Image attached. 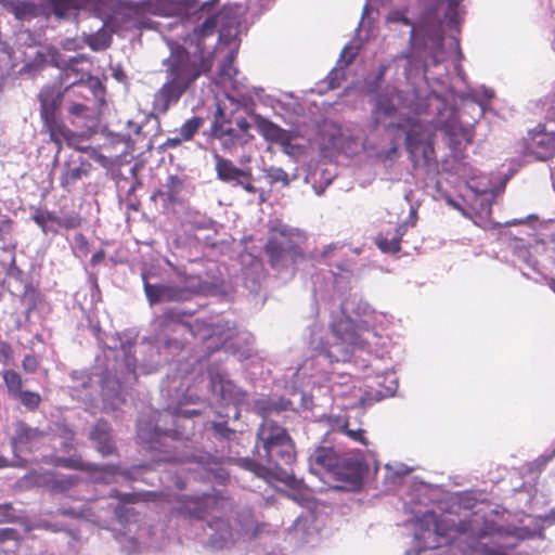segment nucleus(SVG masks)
Segmentation results:
<instances>
[{"instance_id":"obj_31","label":"nucleus","mask_w":555,"mask_h":555,"mask_svg":"<svg viewBox=\"0 0 555 555\" xmlns=\"http://www.w3.org/2000/svg\"><path fill=\"white\" fill-rule=\"evenodd\" d=\"M2 378L9 397L14 399L21 391H23L24 380L18 372L14 370H4L2 372Z\"/></svg>"},{"instance_id":"obj_62","label":"nucleus","mask_w":555,"mask_h":555,"mask_svg":"<svg viewBox=\"0 0 555 555\" xmlns=\"http://www.w3.org/2000/svg\"><path fill=\"white\" fill-rule=\"evenodd\" d=\"M396 59H406V60H409V61H410L411 55H410V54H408V53H406V54H400V55H397V56H396Z\"/></svg>"},{"instance_id":"obj_54","label":"nucleus","mask_w":555,"mask_h":555,"mask_svg":"<svg viewBox=\"0 0 555 555\" xmlns=\"http://www.w3.org/2000/svg\"><path fill=\"white\" fill-rule=\"evenodd\" d=\"M105 258V251L103 249H100L99 251H96L95 254L92 255L91 259H90V263L92 266H96L99 264L100 262H102Z\"/></svg>"},{"instance_id":"obj_29","label":"nucleus","mask_w":555,"mask_h":555,"mask_svg":"<svg viewBox=\"0 0 555 555\" xmlns=\"http://www.w3.org/2000/svg\"><path fill=\"white\" fill-rule=\"evenodd\" d=\"M338 460L339 456L333 449L323 447L318 448L311 456L312 463L324 468L328 474L332 473Z\"/></svg>"},{"instance_id":"obj_18","label":"nucleus","mask_w":555,"mask_h":555,"mask_svg":"<svg viewBox=\"0 0 555 555\" xmlns=\"http://www.w3.org/2000/svg\"><path fill=\"white\" fill-rule=\"evenodd\" d=\"M404 233V224H395L391 229L378 233L375 243L382 251L396 254L401 249V241Z\"/></svg>"},{"instance_id":"obj_19","label":"nucleus","mask_w":555,"mask_h":555,"mask_svg":"<svg viewBox=\"0 0 555 555\" xmlns=\"http://www.w3.org/2000/svg\"><path fill=\"white\" fill-rule=\"evenodd\" d=\"M332 332L343 344L357 346L361 344L357 325L349 317H341L332 324Z\"/></svg>"},{"instance_id":"obj_52","label":"nucleus","mask_w":555,"mask_h":555,"mask_svg":"<svg viewBox=\"0 0 555 555\" xmlns=\"http://www.w3.org/2000/svg\"><path fill=\"white\" fill-rule=\"evenodd\" d=\"M236 129L237 131L244 137L246 138L247 135V132L250 128V125L249 122L245 119V118H241L238 120H236Z\"/></svg>"},{"instance_id":"obj_56","label":"nucleus","mask_w":555,"mask_h":555,"mask_svg":"<svg viewBox=\"0 0 555 555\" xmlns=\"http://www.w3.org/2000/svg\"><path fill=\"white\" fill-rule=\"evenodd\" d=\"M183 141H185V140L182 139V137L179 134L178 137L168 138L166 141V145H168L170 147H176V146L180 145Z\"/></svg>"},{"instance_id":"obj_12","label":"nucleus","mask_w":555,"mask_h":555,"mask_svg":"<svg viewBox=\"0 0 555 555\" xmlns=\"http://www.w3.org/2000/svg\"><path fill=\"white\" fill-rule=\"evenodd\" d=\"M362 464L350 457H339L331 475L338 481L345 483V487L351 489L360 488L362 485Z\"/></svg>"},{"instance_id":"obj_64","label":"nucleus","mask_w":555,"mask_h":555,"mask_svg":"<svg viewBox=\"0 0 555 555\" xmlns=\"http://www.w3.org/2000/svg\"><path fill=\"white\" fill-rule=\"evenodd\" d=\"M348 52V48H344L341 56H344Z\"/></svg>"},{"instance_id":"obj_45","label":"nucleus","mask_w":555,"mask_h":555,"mask_svg":"<svg viewBox=\"0 0 555 555\" xmlns=\"http://www.w3.org/2000/svg\"><path fill=\"white\" fill-rule=\"evenodd\" d=\"M248 176L240 177V179H235L234 182L236 185L242 186L248 193H256L257 189L253 184V175L250 170H246Z\"/></svg>"},{"instance_id":"obj_36","label":"nucleus","mask_w":555,"mask_h":555,"mask_svg":"<svg viewBox=\"0 0 555 555\" xmlns=\"http://www.w3.org/2000/svg\"><path fill=\"white\" fill-rule=\"evenodd\" d=\"M14 399L20 400L22 405H24L30 412L36 411L42 401L39 392L30 390L21 391L20 395L16 396Z\"/></svg>"},{"instance_id":"obj_42","label":"nucleus","mask_w":555,"mask_h":555,"mask_svg":"<svg viewBox=\"0 0 555 555\" xmlns=\"http://www.w3.org/2000/svg\"><path fill=\"white\" fill-rule=\"evenodd\" d=\"M343 431L352 440L358 441L362 443L363 446H367L369 441L365 437V430L362 428L352 429L349 427V422H346V424L343 427Z\"/></svg>"},{"instance_id":"obj_47","label":"nucleus","mask_w":555,"mask_h":555,"mask_svg":"<svg viewBox=\"0 0 555 555\" xmlns=\"http://www.w3.org/2000/svg\"><path fill=\"white\" fill-rule=\"evenodd\" d=\"M22 367L26 373H35L39 367V361L34 354H27L22 361Z\"/></svg>"},{"instance_id":"obj_23","label":"nucleus","mask_w":555,"mask_h":555,"mask_svg":"<svg viewBox=\"0 0 555 555\" xmlns=\"http://www.w3.org/2000/svg\"><path fill=\"white\" fill-rule=\"evenodd\" d=\"M214 159L217 178L223 182L231 183L240 177L248 176L246 170L236 167L232 160L222 157L218 153L214 154Z\"/></svg>"},{"instance_id":"obj_33","label":"nucleus","mask_w":555,"mask_h":555,"mask_svg":"<svg viewBox=\"0 0 555 555\" xmlns=\"http://www.w3.org/2000/svg\"><path fill=\"white\" fill-rule=\"evenodd\" d=\"M167 191L163 192L162 190H157L152 198L155 199L157 196L166 197L169 203H176L178 201V195L180 193L182 182L177 176H170L167 181Z\"/></svg>"},{"instance_id":"obj_53","label":"nucleus","mask_w":555,"mask_h":555,"mask_svg":"<svg viewBox=\"0 0 555 555\" xmlns=\"http://www.w3.org/2000/svg\"><path fill=\"white\" fill-rule=\"evenodd\" d=\"M12 509L11 504L0 505V522H5L10 519V511Z\"/></svg>"},{"instance_id":"obj_7","label":"nucleus","mask_w":555,"mask_h":555,"mask_svg":"<svg viewBox=\"0 0 555 555\" xmlns=\"http://www.w3.org/2000/svg\"><path fill=\"white\" fill-rule=\"evenodd\" d=\"M143 289L151 306L160 302H185L193 299L196 291L178 284H151L146 273H142Z\"/></svg>"},{"instance_id":"obj_3","label":"nucleus","mask_w":555,"mask_h":555,"mask_svg":"<svg viewBox=\"0 0 555 555\" xmlns=\"http://www.w3.org/2000/svg\"><path fill=\"white\" fill-rule=\"evenodd\" d=\"M403 130L405 133V151L413 168H426L437 166V157L434 147L435 129L424 120L415 117H406L400 122H390L386 130Z\"/></svg>"},{"instance_id":"obj_15","label":"nucleus","mask_w":555,"mask_h":555,"mask_svg":"<svg viewBox=\"0 0 555 555\" xmlns=\"http://www.w3.org/2000/svg\"><path fill=\"white\" fill-rule=\"evenodd\" d=\"M44 130L49 133L50 141L53 142L57 152L62 150L63 142L70 144L75 133L66 127L57 114L41 116Z\"/></svg>"},{"instance_id":"obj_58","label":"nucleus","mask_w":555,"mask_h":555,"mask_svg":"<svg viewBox=\"0 0 555 555\" xmlns=\"http://www.w3.org/2000/svg\"><path fill=\"white\" fill-rule=\"evenodd\" d=\"M128 124H129V127H131V128H132V132H133L134 134H139V133H140V131H141V127H140L139 125L133 124L132 121H129Z\"/></svg>"},{"instance_id":"obj_20","label":"nucleus","mask_w":555,"mask_h":555,"mask_svg":"<svg viewBox=\"0 0 555 555\" xmlns=\"http://www.w3.org/2000/svg\"><path fill=\"white\" fill-rule=\"evenodd\" d=\"M38 100L40 102V117L57 114L62 104L63 92L60 87L46 86L41 89Z\"/></svg>"},{"instance_id":"obj_2","label":"nucleus","mask_w":555,"mask_h":555,"mask_svg":"<svg viewBox=\"0 0 555 555\" xmlns=\"http://www.w3.org/2000/svg\"><path fill=\"white\" fill-rule=\"evenodd\" d=\"M230 505L228 499L216 494H204L202 496H188L177 508L179 515L191 519H204L211 515L208 521L209 544L215 548H224L232 545L242 534L256 537L257 532L251 531L253 519L249 513H244L234 524L229 518L217 516V513Z\"/></svg>"},{"instance_id":"obj_39","label":"nucleus","mask_w":555,"mask_h":555,"mask_svg":"<svg viewBox=\"0 0 555 555\" xmlns=\"http://www.w3.org/2000/svg\"><path fill=\"white\" fill-rule=\"evenodd\" d=\"M233 63L234 54L230 53L225 56V59L222 62V65L219 68V76L222 79V81H231L237 74V69L234 67Z\"/></svg>"},{"instance_id":"obj_32","label":"nucleus","mask_w":555,"mask_h":555,"mask_svg":"<svg viewBox=\"0 0 555 555\" xmlns=\"http://www.w3.org/2000/svg\"><path fill=\"white\" fill-rule=\"evenodd\" d=\"M397 112V106L395 105L392 98L388 94H380L376 99V104L373 109V116L375 121L378 122V118L380 115L385 117L393 116Z\"/></svg>"},{"instance_id":"obj_44","label":"nucleus","mask_w":555,"mask_h":555,"mask_svg":"<svg viewBox=\"0 0 555 555\" xmlns=\"http://www.w3.org/2000/svg\"><path fill=\"white\" fill-rule=\"evenodd\" d=\"M111 498L117 499L121 503L133 504L140 500V495L137 493H122L116 489L112 490Z\"/></svg>"},{"instance_id":"obj_27","label":"nucleus","mask_w":555,"mask_h":555,"mask_svg":"<svg viewBox=\"0 0 555 555\" xmlns=\"http://www.w3.org/2000/svg\"><path fill=\"white\" fill-rule=\"evenodd\" d=\"M21 534L15 528H0V555H18Z\"/></svg>"},{"instance_id":"obj_61","label":"nucleus","mask_w":555,"mask_h":555,"mask_svg":"<svg viewBox=\"0 0 555 555\" xmlns=\"http://www.w3.org/2000/svg\"><path fill=\"white\" fill-rule=\"evenodd\" d=\"M547 519H552L553 521H555V508H553V509L550 512V514H548V516H547Z\"/></svg>"},{"instance_id":"obj_11","label":"nucleus","mask_w":555,"mask_h":555,"mask_svg":"<svg viewBox=\"0 0 555 555\" xmlns=\"http://www.w3.org/2000/svg\"><path fill=\"white\" fill-rule=\"evenodd\" d=\"M90 170L91 164L86 158L72 154L62 166L60 185L64 190L70 191L72 186L83 177H87Z\"/></svg>"},{"instance_id":"obj_13","label":"nucleus","mask_w":555,"mask_h":555,"mask_svg":"<svg viewBox=\"0 0 555 555\" xmlns=\"http://www.w3.org/2000/svg\"><path fill=\"white\" fill-rule=\"evenodd\" d=\"M89 438L93 442L95 450L103 457L118 455V448L113 437V429L107 422L99 420L93 425Z\"/></svg>"},{"instance_id":"obj_22","label":"nucleus","mask_w":555,"mask_h":555,"mask_svg":"<svg viewBox=\"0 0 555 555\" xmlns=\"http://www.w3.org/2000/svg\"><path fill=\"white\" fill-rule=\"evenodd\" d=\"M192 314V311H186L175 307L166 308L157 318V330L159 333L165 334L171 331L172 326L177 324H181L188 328V322H184L183 318L190 317Z\"/></svg>"},{"instance_id":"obj_35","label":"nucleus","mask_w":555,"mask_h":555,"mask_svg":"<svg viewBox=\"0 0 555 555\" xmlns=\"http://www.w3.org/2000/svg\"><path fill=\"white\" fill-rule=\"evenodd\" d=\"M236 463L240 467L251 472L257 477L267 478L269 476V469L253 459L241 457V459H237Z\"/></svg>"},{"instance_id":"obj_10","label":"nucleus","mask_w":555,"mask_h":555,"mask_svg":"<svg viewBox=\"0 0 555 555\" xmlns=\"http://www.w3.org/2000/svg\"><path fill=\"white\" fill-rule=\"evenodd\" d=\"M46 435L43 430L31 427L25 421H16L13 424V433L10 438L13 453L18 456L22 453L33 452Z\"/></svg>"},{"instance_id":"obj_9","label":"nucleus","mask_w":555,"mask_h":555,"mask_svg":"<svg viewBox=\"0 0 555 555\" xmlns=\"http://www.w3.org/2000/svg\"><path fill=\"white\" fill-rule=\"evenodd\" d=\"M54 465L61 466L64 468L81 470L93 476L95 481L108 483L111 479L120 474L124 476H128V472H121L119 466L116 464H94L90 462H85L80 456L73 457H57L54 461Z\"/></svg>"},{"instance_id":"obj_25","label":"nucleus","mask_w":555,"mask_h":555,"mask_svg":"<svg viewBox=\"0 0 555 555\" xmlns=\"http://www.w3.org/2000/svg\"><path fill=\"white\" fill-rule=\"evenodd\" d=\"M2 5L15 18L24 21L39 14L38 5L27 0H2Z\"/></svg>"},{"instance_id":"obj_40","label":"nucleus","mask_w":555,"mask_h":555,"mask_svg":"<svg viewBox=\"0 0 555 555\" xmlns=\"http://www.w3.org/2000/svg\"><path fill=\"white\" fill-rule=\"evenodd\" d=\"M59 436L62 439L61 449L64 452H69L74 449L75 433L67 426H61Z\"/></svg>"},{"instance_id":"obj_41","label":"nucleus","mask_w":555,"mask_h":555,"mask_svg":"<svg viewBox=\"0 0 555 555\" xmlns=\"http://www.w3.org/2000/svg\"><path fill=\"white\" fill-rule=\"evenodd\" d=\"M294 135L292 132L287 131L286 135L283 137V140L279 142V145L281 146L282 151L291 156H295L299 154L300 146L293 143Z\"/></svg>"},{"instance_id":"obj_48","label":"nucleus","mask_w":555,"mask_h":555,"mask_svg":"<svg viewBox=\"0 0 555 555\" xmlns=\"http://www.w3.org/2000/svg\"><path fill=\"white\" fill-rule=\"evenodd\" d=\"M379 158L383 160V162H389V163H393L395 160H397L400 156V153H399V147L397 144H393L390 149L386 150V151H382L379 154H378Z\"/></svg>"},{"instance_id":"obj_26","label":"nucleus","mask_w":555,"mask_h":555,"mask_svg":"<svg viewBox=\"0 0 555 555\" xmlns=\"http://www.w3.org/2000/svg\"><path fill=\"white\" fill-rule=\"evenodd\" d=\"M532 140L538 149L535 154L540 159L546 160L555 156V132L538 133Z\"/></svg>"},{"instance_id":"obj_51","label":"nucleus","mask_w":555,"mask_h":555,"mask_svg":"<svg viewBox=\"0 0 555 555\" xmlns=\"http://www.w3.org/2000/svg\"><path fill=\"white\" fill-rule=\"evenodd\" d=\"M212 428L216 433L220 434L223 437H229L231 434H233V430H231L225 423H214Z\"/></svg>"},{"instance_id":"obj_46","label":"nucleus","mask_w":555,"mask_h":555,"mask_svg":"<svg viewBox=\"0 0 555 555\" xmlns=\"http://www.w3.org/2000/svg\"><path fill=\"white\" fill-rule=\"evenodd\" d=\"M248 176L240 177V179H235L234 182L236 185L242 186L248 193H256L257 189L253 184V175L250 170H246Z\"/></svg>"},{"instance_id":"obj_34","label":"nucleus","mask_w":555,"mask_h":555,"mask_svg":"<svg viewBox=\"0 0 555 555\" xmlns=\"http://www.w3.org/2000/svg\"><path fill=\"white\" fill-rule=\"evenodd\" d=\"M386 23L387 24H401L404 26H409L410 29V41H414L416 37V29L414 24L411 22L410 18L406 16V11L401 10H392L390 11L386 16Z\"/></svg>"},{"instance_id":"obj_59","label":"nucleus","mask_w":555,"mask_h":555,"mask_svg":"<svg viewBox=\"0 0 555 555\" xmlns=\"http://www.w3.org/2000/svg\"><path fill=\"white\" fill-rule=\"evenodd\" d=\"M8 466V460L3 456H0V468Z\"/></svg>"},{"instance_id":"obj_6","label":"nucleus","mask_w":555,"mask_h":555,"mask_svg":"<svg viewBox=\"0 0 555 555\" xmlns=\"http://www.w3.org/2000/svg\"><path fill=\"white\" fill-rule=\"evenodd\" d=\"M273 269L285 270L305 260L302 248L291 237L286 228H273L263 247Z\"/></svg>"},{"instance_id":"obj_38","label":"nucleus","mask_w":555,"mask_h":555,"mask_svg":"<svg viewBox=\"0 0 555 555\" xmlns=\"http://www.w3.org/2000/svg\"><path fill=\"white\" fill-rule=\"evenodd\" d=\"M264 177L270 184L281 183L283 186L289 184L288 173L282 168L270 167L264 170Z\"/></svg>"},{"instance_id":"obj_1","label":"nucleus","mask_w":555,"mask_h":555,"mask_svg":"<svg viewBox=\"0 0 555 555\" xmlns=\"http://www.w3.org/2000/svg\"><path fill=\"white\" fill-rule=\"evenodd\" d=\"M163 66L166 81L155 92L152 103L153 111L162 115L177 104L199 77L211 70L212 57L202 48L191 52L180 44H172Z\"/></svg>"},{"instance_id":"obj_49","label":"nucleus","mask_w":555,"mask_h":555,"mask_svg":"<svg viewBox=\"0 0 555 555\" xmlns=\"http://www.w3.org/2000/svg\"><path fill=\"white\" fill-rule=\"evenodd\" d=\"M13 230V221L9 218L0 220V241L7 242Z\"/></svg>"},{"instance_id":"obj_16","label":"nucleus","mask_w":555,"mask_h":555,"mask_svg":"<svg viewBox=\"0 0 555 555\" xmlns=\"http://www.w3.org/2000/svg\"><path fill=\"white\" fill-rule=\"evenodd\" d=\"M211 137L217 139L224 151H231L236 145H242L247 142L236 128L232 127L230 122L215 121L211 125Z\"/></svg>"},{"instance_id":"obj_50","label":"nucleus","mask_w":555,"mask_h":555,"mask_svg":"<svg viewBox=\"0 0 555 555\" xmlns=\"http://www.w3.org/2000/svg\"><path fill=\"white\" fill-rule=\"evenodd\" d=\"M90 108L81 103H73L68 107V113L76 117H86Z\"/></svg>"},{"instance_id":"obj_8","label":"nucleus","mask_w":555,"mask_h":555,"mask_svg":"<svg viewBox=\"0 0 555 555\" xmlns=\"http://www.w3.org/2000/svg\"><path fill=\"white\" fill-rule=\"evenodd\" d=\"M31 220L41 229L43 234H57L60 229L74 230L81 225V217L78 212H64L57 216L54 211L36 208Z\"/></svg>"},{"instance_id":"obj_37","label":"nucleus","mask_w":555,"mask_h":555,"mask_svg":"<svg viewBox=\"0 0 555 555\" xmlns=\"http://www.w3.org/2000/svg\"><path fill=\"white\" fill-rule=\"evenodd\" d=\"M202 125L203 118L198 116H193L180 127L179 134L182 137V139L189 141L195 135V133L199 130Z\"/></svg>"},{"instance_id":"obj_14","label":"nucleus","mask_w":555,"mask_h":555,"mask_svg":"<svg viewBox=\"0 0 555 555\" xmlns=\"http://www.w3.org/2000/svg\"><path fill=\"white\" fill-rule=\"evenodd\" d=\"M289 437L291 436L285 427L268 416H263V421L257 431L256 447H261L264 450Z\"/></svg>"},{"instance_id":"obj_57","label":"nucleus","mask_w":555,"mask_h":555,"mask_svg":"<svg viewBox=\"0 0 555 555\" xmlns=\"http://www.w3.org/2000/svg\"><path fill=\"white\" fill-rule=\"evenodd\" d=\"M89 46L93 49V50H101V49H105L108 47V44H96L94 40H90L89 41Z\"/></svg>"},{"instance_id":"obj_17","label":"nucleus","mask_w":555,"mask_h":555,"mask_svg":"<svg viewBox=\"0 0 555 555\" xmlns=\"http://www.w3.org/2000/svg\"><path fill=\"white\" fill-rule=\"evenodd\" d=\"M264 457L268 463L279 467L282 465H291L296 460L295 443L292 437L264 449Z\"/></svg>"},{"instance_id":"obj_5","label":"nucleus","mask_w":555,"mask_h":555,"mask_svg":"<svg viewBox=\"0 0 555 555\" xmlns=\"http://www.w3.org/2000/svg\"><path fill=\"white\" fill-rule=\"evenodd\" d=\"M186 325L191 335L202 344L207 357L225 349L237 335L236 328L225 320L196 319Z\"/></svg>"},{"instance_id":"obj_24","label":"nucleus","mask_w":555,"mask_h":555,"mask_svg":"<svg viewBox=\"0 0 555 555\" xmlns=\"http://www.w3.org/2000/svg\"><path fill=\"white\" fill-rule=\"evenodd\" d=\"M219 3V0H208L199 9L201 13H207L205 21L194 29V35L198 38H205L215 33L218 25L220 13H212V9Z\"/></svg>"},{"instance_id":"obj_43","label":"nucleus","mask_w":555,"mask_h":555,"mask_svg":"<svg viewBox=\"0 0 555 555\" xmlns=\"http://www.w3.org/2000/svg\"><path fill=\"white\" fill-rule=\"evenodd\" d=\"M14 357V351L8 341L0 340V362L9 365Z\"/></svg>"},{"instance_id":"obj_4","label":"nucleus","mask_w":555,"mask_h":555,"mask_svg":"<svg viewBox=\"0 0 555 555\" xmlns=\"http://www.w3.org/2000/svg\"><path fill=\"white\" fill-rule=\"evenodd\" d=\"M426 522L433 525V529H425L416 533V539L421 544L423 541V548H437L442 545V541L446 543H453L456 539L462 535L481 539L492 534L495 531L494 522H486L485 528L475 532L473 528V521L470 519H463L459 522H454L448 518L438 519L434 512H426L420 522Z\"/></svg>"},{"instance_id":"obj_28","label":"nucleus","mask_w":555,"mask_h":555,"mask_svg":"<svg viewBox=\"0 0 555 555\" xmlns=\"http://www.w3.org/2000/svg\"><path fill=\"white\" fill-rule=\"evenodd\" d=\"M257 129L267 141L275 144H279L287 133V130L264 118L257 120Z\"/></svg>"},{"instance_id":"obj_63","label":"nucleus","mask_w":555,"mask_h":555,"mask_svg":"<svg viewBox=\"0 0 555 555\" xmlns=\"http://www.w3.org/2000/svg\"><path fill=\"white\" fill-rule=\"evenodd\" d=\"M353 57H354V54L350 55V56H349V59H348V61H347V64L351 63V62H352V60H353Z\"/></svg>"},{"instance_id":"obj_60","label":"nucleus","mask_w":555,"mask_h":555,"mask_svg":"<svg viewBox=\"0 0 555 555\" xmlns=\"http://www.w3.org/2000/svg\"><path fill=\"white\" fill-rule=\"evenodd\" d=\"M387 69H388L387 65H382L380 68H379V75L378 76L383 77Z\"/></svg>"},{"instance_id":"obj_30","label":"nucleus","mask_w":555,"mask_h":555,"mask_svg":"<svg viewBox=\"0 0 555 555\" xmlns=\"http://www.w3.org/2000/svg\"><path fill=\"white\" fill-rule=\"evenodd\" d=\"M81 0H48L52 13L59 18L69 17L80 9Z\"/></svg>"},{"instance_id":"obj_21","label":"nucleus","mask_w":555,"mask_h":555,"mask_svg":"<svg viewBox=\"0 0 555 555\" xmlns=\"http://www.w3.org/2000/svg\"><path fill=\"white\" fill-rule=\"evenodd\" d=\"M184 0H146L144 11L164 17H171L180 14Z\"/></svg>"},{"instance_id":"obj_55","label":"nucleus","mask_w":555,"mask_h":555,"mask_svg":"<svg viewBox=\"0 0 555 555\" xmlns=\"http://www.w3.org/2000/svg\"><path fill=\"white\" fill-rule=\"evenodd\" d=\"M294 501H296L297 503H299L300 505H306L310 502V498L309 496H306L305 494H292L289 495Z\"/></svg>"}]
</instances>
